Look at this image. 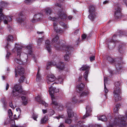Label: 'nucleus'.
Segmentation results:
<instances>
[{"instance_id": "1", "label": "nucleus", "mask_w": 127, "mask_h": 127, "mask_svg": "<svg viewBox=\"0 0 127 127\" xmlns=\"http://www.w3.org/2000/svg\"><path fill=\"white\" fill-rule=\"evenodd\" d=\"M118 119L117 118L115 119L113 124H107V126L111 127H113L114 126H119L121 127H123L127 125V124L125 122L127 119V110L126 112L125 117L120 115L118 116Z\"/></svg>"}, {"instance_id": "2", "label": "nucleus", "mask_w": 127, "mask_h": 127, "mask_svg": "<svg viewBox=\"0 0 127 127\" xmlns=\"http://www.w3.org/2000/svg\"><path fill=\"white\" fill-rule=\"evenodd\" d=\"M64 0H59V2L61 3V2L63 1ZM54 9L55 10V11L58 12V16L59 18H60V20L65 19L66 17V15L63 12V7L61 5V4H59V2L57 3L55 5Z\"/></svg>"}, {"instance_id": "3", "label": "nucleus", "mask_w": 127, "mask_h": 127, "mask_svg": "<svg viewBox=\"0 0 127 127\" xmlns=\"http://www.w3.org/2000/svg\"><path fill=\"white\" fill-rule=\"evenodd\" d=\"M59 91V90L58 89H57L55 87L52 88V86H51L49 88V92L51 96L52 100V103H51V104L53 106L54 105L55 106H57L58 105V103L56 102V99L54 96L53 94L54 93H57Z\"/></svg>"}, {"instance_id": "4", "label": "nucleus", "mask_w": 127, "mask_h": 127, "mask_svg": "<svg viewBox=\"0 0 127 127\" xmlns=\"http://www.w3.org/2000/svg\"><path fill=\"white\" fill-rule=\"evenodd\" d=\"M15 77H17V73H18V74L21 76L19 79V81L20 83L23 82L25 78V77L23 75L25 71L24 68L21 67L20 65H19L17 67V68L15 69Z\"/></svg>"}, {"instance_id": "5", "label": "nucleus", "mask_w": 127, "mask_h": 127, "mask_svg": "<svg viewBox=\"0 0 127 127\" xmlns=\"http://www.w3.org/2000/svg\"><path fill=\"white\" fill-rule=\"evenodd\" d=\"M13 90L11 93V95L13 97H15L21 93H23L21 85L16 84L14 85L12 88Z\"/></svg>"}, {"instance_id": "6", "label": "nucleus", "mask_w": 127, "mask_h": 127, "mask_svg": "<svg viewBox=\"0 0 127 127\" xmlns=\"http://www.w3.org/2000/svg\"><path fill=\"white\" fill-rule=\"evenodd\" d=\"M73 48L70 46H63L62 48H61V50H65L66 54L64 56L65 60L66 61H69V55L70 54V51L72 50Z\"/></svg>"}, {"instance_id": "7", "label": "nucleus", "mask_w": 127, "mask_h": 127, "mask_svg": "<svg viewBox=\"0 0 127 127\" xmlns=\"http://www.w3.org/2000/svg\"><path fill=\"white\" fill-rule=\"evenodd\" d=\"M114 17L116 20L119 19L121 16V5L118 4L114 6Z\"/></svg>"}, {"instance_id": "8", "label": "nucleus", "mask_w": 127, "mask_h": 127, "mask_svg": "<svg viewBox=\"0 0 127 127\" xmlns=\"http://www.w3.org/2000/svg\"><path fill=\"white\" fill-rule=\"evenodd\" d=\"M59 37L57 35L55 36L52 39L51 43L53 44L57 50H60L61 48H62L63 46L59 47V42H58V40L59 39Z\"/></svg>"}, {"instance_id": "9", "label": "nucleus", "mask_w": 127, "mask_h": 127, "mask_svg": "<svg viewBox=\"0 0 127 127\" xmlns=\"http://www.w3.org/2000/svg\"><path fill=\"white\" fill-rule=\"evenodd\" d=\"M23 47V46L17 44H16L15 48L13 49L12 51L13 52H15V50H16V51L17 52L18 58L20 57L21 54L22 53L21 50Z\"/></svg>"}, {"instance_id": "10", "label": "nucleus", "mask_w": 127, "mask_h": 127, "mask_svg": "<svg viewBox=\"0 0 127 127\" xmlns=\"http://www.w3.org/2000/svg\"><path fill=\"white\" fill-rule=\"evenodd\" d=\"M121 94V91L114 90V99L116 101L121 99L120 94Z\"/></svg>"}, {"instance_id": "11", "label": "nucleus", "mask_w": 127, "mask_h": 127, "mask_svg": "<svg viewBox=\"0 0 127 127\" xmlns=\"http://www.w3.org/2000/svg\"><path fill=\"white\" fill-rule=\"evenodd\" d=\"M71 106V104L70 103H68L67 104L66 106L68 108L67 109V112L69 118L73 117L74 115V113L72 110L70 108H69Z\"/></svg>"}, {"instance_id": "12", "label": "nucleus", "mask_w": 127, "mask_h": 127, "mask_svg": "<svg viewBox=\"0 0 127 127\" xmlns=\"http://www.w3.org/2000/svg\"><path fill=\"white\" fill-rule=\"evenodd\" d=\"M107 60L109 62L111 63L112 64L114 63V64H115V65L116 66V69L117 70H118V64L119 65V63H116L117 62L116 61H117V60H114L111 57L108 56L107 57Z\"/></svg>"}, {"instance_id": "13", "label": "nucleus", "mask_w": 127, "mask_h": 127, "mask_svg": "<svg viewBox=\"0 0 127 127\" xmlns=\"http://www.w3.org/2000/svg\"><path fill=\"white\" fill-rule=\"evenodd\" d=\"M46 79L47 83L49 84L54 81L55 79V77L53 74H51L48 75Z\"/></svg>"}, {"instance_id": "14", "label": "nucleus", "mask_w": 127, "mask_h": 127, "mask_svg": "<svg viewBox=\"0 0 127 127\" xmlns=\"http://www.w3.org/2000/svg\"><path fill=\"white\" fill-rule=\"evenodd\" d=\"M36 101L39 102L40 104H41L45 107L47 106L48 104L46 103L45 101L42 100L41 96L40 95H38L37 97H35Z\"/></svg>"}, {"instance_id": "15", "label": "nucleus", "mask_w": 127, "mask_h": 127, "mask_svg": "<svg viewBox=\"0 0 127 127\" xmlns=\"http://www.w3.org/2000/svg\"><path fill=\"white\" fill-rule=\"evenodd\" d=\"M86 114L83 117V119H85L86 118L88 117L90 115V113L91 112L92 109L91 107L90 106H88L86 107Z\"/></svg>"}, {"instance_id": "16", "label": "nucleus", "mask_w": 127, "mask_h": 127, "mask_svg": "<svg viewBox=\"0 0 127 127\" xmlns=\"http://www.w3.org/2000/svg\"><path fill=\"white\" fill-rule=\"evenodd\" d=\"M45 44L46 48L48 52L50 53L51 52V46L50 45V42L49 40H47L46 41Z\"/></svg>"}, {"instance_id": "17", "label": "nucleus", "mask_w": 127, "mask_h": 127, "mask_svg": "<svg viewBox=\"0 0 127 127\" xmlns=\"http://www.w3.org/2000/svg\"><path fill=\"white\" fill-rule=\"evenodd\" d=\"M121 84V83L120 82L117 81L115 83V88L114 90L121 91L120 87Z\"/></svg>"}, {"instance_id": "18", "label": "nucleus", "mask_w": 127, "mask_h": 127, "mask_svg": "<svg viewBox=\"0 0 127 127\" xmlns=\"http://www.w3.org/2000/svg\"><path fill=\"white\" fill-rule=\"evenodd\" d=\"M53 25L54 30L57 33H62L63 32V31L61 29H57V27H56L57 24L55 22L53 23Z\"/></svg>"}, {"instance_id": "19", "label": "nucleus", "mask_w": 127, "mask_h": 127, "mask_svg": "<svg viewBox=\"0 0 127 127\" xmlns=\"http://www.w3.org/2000/svg\"><path fill=\"white\" fill-rule=\"evenodd\" d=\"M90 68V67L87 65H83L80 68V70H81L88 71H89Z\"/></svg>"}, {"instance_id": "20", "label": "nucleus", "mask_w": 127, "mask_h": 127, "mask_svg": "<svg viewBox=\"0 0 127 127\" xmlns=\"http://www.w3.org/2000/svg\"><path fill=\"white\" fill-rule=\"evenodd\" d=\"M32 45H29L27 46H26V49L28 50V52L26 53V54L28 53L30 55H31L32 53Z\"/></svg>"}, {"instance_id": "21", "label": "nucleus", "mask_w": 127, "mask_h": 127, "mask_svg": "<svg viewBox=\"0 0 127 127\" xmlns=\"http://www.w3.org/2000/svg\"><path fill=\"white\" fill-rule=\"evenodd\" d=\"M57 67L59 70L63 69L64 68V63L63 62H60L56 65Z\"/></svg>"}, {"instance_id": "22", "label": "nucleus", "mask_w": 127, "mask_h": 127, "mask_svg": "<svg viewBox=\"0 0 127 127\" xmlns=\"http://www.w3.org/2000/svg\"><path fill=\"white\" fill-rule=\"evenodd\" d=\"M83 124L82 121H80L77 123L76 126H74L73 127H87L86 126L83 125Z\"/></svg>"}, {"instance_id": "23", "label": "nucleus", "mask_w": 127, "mask_h": 127, "mask_svg": "<svg viewBox=\"0 0 127 127\" xmlns=\"http://www.w3.org/2000/svg\"><path fill=\"white\" fill-rule=\"evenodd\" d=\"M125 44H121L119 46V51L120 53H122L125 49Z\"/></svg>"}, {"instance_id": "24", "label": "nucleus", "mask_w": 127, "mask_h": 127, "mask_svg": "<svg viewBox=\"0 0 127 127\" xmlns=\"http://www.w3.org/2000/svg\"><path fill=\"white\" fill-rule=\"evenodd\" d=\"M95 7L93 5H91L90 6L89 12V13H91L92 14L93 13H95Z\"/></svg>"}, {"instance_id": "25", "label": "nucleus", "mask_w": 127, "mask_h": 127, "mask_svg": "<svg viewBox=\"0 0 127 127\" xmlns=\"http://www.w3.org/2000/svg\"><path fill=\"white\" fill-rule=\"evenodd\" d=\"M84 87L83 84L81 83L77 86V88L79 91H82L84 89Z\"/></svg>"}, {"instance_id": "26", "label": "nucleus", "mask_w": 127, "mask_h": 127, "mask_svg": "<svg viewBox=\"0 0 127 127\" xmlns=\"http://www.w3.org/2000/svg\"><path fill=\"white\" fill-rule=\"evenodd\" d=\"M56 63L55 62H48L47 64V69H49L50 66H52V65H55L56 64Z\"/></svg>"}, {"instance_id": "27", "label": "nucleus", "mask_w": 127, "mask_h": 127, "mask_svg": "<svg viewBox=\"0 0 127 127\" xmlns=\"http://www.w3.org/2000/svg\"><path fill=\"white\" fill-rule=\"evenodd\" d=\"M21 98L22 100L23 101L22 104L24 105H26L28 103L27 98L24 96H22Z\"/></svg>"}, {"instance_id": "28", "label": "nucleus", "mask_w": 127, "mask_h": 127, "mask_svg": "<svg viewBox=\"0 0 127 127\" xmlns=\"http://www.w3.org/2000/svg\"><path fill=\"white\" fill-rule=\"evenodd\" d=\"M44 11H45L46 14L47 15H50L52 13L51 9L49 7H48L45 8Z\"/></svg>"}, {"instance_id": "29", "label": "nucleus", "mask_w": 127, "mask_h": 127, "mask_svg": "<svg viewBox=\"0 0 127 127\" xmlns=\"http://www.w3.org/2000/svg\"><path fill=\"white\" fill-rule=\"evenodd\" d=\"M47 117L46 116H44L42 118L40 121V123L41 124H44L45 123L47 120Z\"/></svg>"}, {"instance_id": "30", "label": "nucleus", "mask_w": 127, "mask_h": 127, "mask_svg": "<svg viewBox=\"0 0 127 127\" xmlns=\"http://www.w3.org/2000/svg\"><path fill=\"white\" fill-rule=\"evenodd\" d=\"M97 119L98 120L103 121H105L107 120V118L105 115H102L99 117H98Z\"/></svg>"}, {"instance_id": "31", "label": "nucleus", "mask_w": 127, "mask_h": 127, "mask_svg": "<svg viewBox=\"0 0 127 127\" xmlns=\"http://www.w3.org/2000/svg\"><path fill=\"white\" fill-rule=\"evenodd\" d=\"M88 94V93L86 91L82 92L80 94V96L81 98H83L87 96Z\"/></svg>"}, {"instance_id": "32", "label": "nucleus", "mask_w": 127, "mask_h": 127, "mask_svg": "<svg viewBox=\"0 0 127 127\" xmlns=\"http://www.w3.org/2000/svg\"><path fill=\"white\" fill-rule=\"evenodd\" d=\"M120 105L118 104L115 105V108L113 109L114 112L115 113H117L119 109Z\"/></svg>"}, {"instance_id": "33", "label": "nucleus", "mask_w": 127, "mask_h": 127, "mask_svg": "<svg viewBox=\"0 0 127 127\" xmlns=\"http://www.w3.org/2000/svg\"><path fill=\"white\" fill-rule=\"evenodd\" d=\"M48 19L51 20H52L55 22H57L60 21V18L59 17L56 18L55 17L53 18H52L51 17H48Z\"/></svg>"}, {"instance_id": "34", "label": "nucleus", "mask_w": 127, "mask_h": 127, "mask_svg": "<svg viewBox=\"0 0 127 127\" xmlns=\"http://www.w3.org/2000/svg\"><path fill=\"white\" fill-rule=\"evenodd\" d=\"M90 14L88 16L89 18L90 19L91 21H93L94 18V16H96L95 14V13H93L92 14L91 13H90Z\"/></svg>"}, {"instance_id": "35", "label": "nucleus", "mask_w": 127, "mask_h": 127, "mask_svg": "<svg viewBox=\"0 0 127 127\" xmlns=\"http://www.w3.org/2000/svg\"><path fill=\"white\" fill-rule=\"evenodd\" d=\"M36 77V79L37 81L38 82H39L41 79V78L40 75L39 73V71H38Z\"/></svg>"}, {"instance_id": "36", "label": "nucleus", "mask_w": 127, "mask_h": 127, "mask_svg": "<svg viewBox=\"0 0 127 127\" xmlns=\"http://www.w3.org/2000/svg\"><path fill=\"white\" fill-rule=\"evenodd\" d=\"M13 37L11 35H9L8 36L7 40L8 42H12L13 41Z\"/></svg>"}, {"instance_id": "37", "label": "nucleus", "mask_w": 127, "mask_h": 127, "mask_svg": "<svg viewBox=\"0 0 127 127\" xmlns=\"http://www.w3.org/2000/svg\"><path fill=\"white\" fill-rule=\"evenodd\" d=\"M23 14L22 12H20L19 14V18L17 19V20L18 21H22V17H23Z\"/></svg>"}, {"instance_id": "38", "label": "nucleus", "mask_w": 127, "mask_h": 127, "mask_svg": "<svg viewBox=\"0 0 127 127\" xmlns=\"http://www.w3.org/2000/svg\"><path fill=\"white\" fill-rule=\"evenodd\" d=\"M7 3L6 2L4 1H1L0 3V5L2 7H5L7 6Z\"/></svg>"}, {"instance_id": "39", "label": "nucleus", "mask_w": 127, "mask_h": 127, "mask_svg": "<svg viewBox=\"0 0 127 127\" xmlns=\"http://www.w3.org/2000/svg\"><path fill=\"white\" fill-rule=\"evenodd\" d=\"M88 72L87 70L86 71L85 73L84 74V77L85 78V80L86 81H88L87 78L88 77Z\"/></svg>"}, {"instance_id": "40", "label": "nucleus", "mask_w": 127, "mask_h": 127, "mask_svg": "<svg viewBox=\"0 0 127 127\" xmlns=\"http://www.w3.org/2000/svg\"><path fill=\"white\" fill-rule=\"evenodd\" d=\"M15 61L18 64H22V61L21 60L18 58H16L15 59Z\"/></svg>"}, {"instance_id": "41", "label": "nucleus", "mask_w": 127, "mask_h": 127, "mask_svg": "<svg viewBox=\"0 0 127 127\" xmlns=\"http://www.w3.org/2000/svg\"><path fill=\"white\" fill-rule=\"evenodd\" d=\"M63 78L59 76L58 78V84H62L63 83Z\"/></svg>"}, {"instance_id": "42", "label": "nucleus", "mask_w": 127, "mask_h": 127, "mask_svg": "<svg viewBox=\"0 0 127 127\" xmlns=\"http://www.w3.org/2000/svg\"><path fill=\"white\" fill-rule=\"evenodd\" d=\"M41 15L40 14H36L34 16V18H35L36 19L38 20V21L39 20L41 17Z\"/></svg>"}, {"instance_id": "43", "label": "nucleus", "mask_w": 127, "mask_h": 127, "mask_svg": "<svg viewBox=\"0 0 127 127\" xmlns=\"http://www.w3.org/2000/svg\"><path fill=\"white\" fill-rule=\"evenodd\" d=\"M120 2L122 4H125L127 6V0H119Z\"/></svg>"}, {"instance_id": "44", "label": "nucleus", "mask_w": 127, "mask_h": 127, "mask_svg": "<svg viewBox=\"0 0 127 127\" xmlns=\"http://www.w3.org/2000/svg\"><path fill=\"white\" fill-rule=\"evenodd\" d=\"M105 79H105L104 78V91L106 93L107 92H108V89H107L106 88V86L105 85V82H106Z\"/></svg>"}, {"instance_id": "45", "label": "nucleus", "mask_w": 127, "mask_h": 127, "mask_svg": "<svg viewBox=\"0 0 127 127\" xmlns=\"http://www.w3.org/2000/svg\"><path fill=\"white\" fill-rule=\"evenodd\" d=\"M8 113L9 114V117L10 118H11L13 115V114L10 109H9L8 111Z\"/></svg>"}, {"instance_id": "46", "label": "nucleus", "mask_w": 127, "mask_h": 127, "mask_svg": "<svg viewBox=\"0 0 127 127\" xmlns=\"http://www.w3.org/2000/svg\"><path fill=\"white\" fill-rule=\"evenodd\" d=\"M72 103L74 104L76 103L77 102V100L76 99V97H74L72 98Z\"/></svg>"}, {"instance_id": "47", "label": "nucleus", "mask_w": 127, "mask_h": 127, "mask_svg": "<svg viewBox=\"0 0 127 127\" xmlns=\"http://www.w3.org/2000/svg\"><path fill=\"white\" fill-rule=\"evenodd\" d=\"M55 113L54 111L52 109H50V110L49 112V113L48 115H49L50 116H52Z\"/></svg>"}, {"instance_id": "48", "label": "nucleus", "mask_w": 127, "mask_h": 127, "mask_svg": "<svg viewBox=\"0 0 127 127\" xmlns=\"http://www.w3.org/2000/svg\"><path fill=\"white\" fill-rule=\"evenodd\" d=\"M72 122V120L71 119L69 118H67L65 120V122L66 123L68 124H70Z\"/></svg>"}, {"instance_id": "49", "label": "nucleus", "mask_w": 127, "mask_h": 127, "mask_svg": "<svg viewBox=\"0 0 127 127\" xmlns=\"http://www.w3.org/2000/svg\"><path fill=\"white\" fill-rule=\"evenodd\" d=\"M38 115L36 114H34L32 115V118L34 120L37 121L36 119L38 118Z\"/></svg>"}, {"instance_id": "50", "label": "nucleus", "mask_w": 127, "mask_h": 127, "mask_svg": "<svg viewBox=\"0 0 127 127\" xmlns=\"http://www.w3.org/2000/svg\"><path fill=\"white\" fill-rule=\"evenodd\" d=\"M42 39L41 38H39L38 39L37 42V45H39L40 44L42 43Z\"/></svg>"}, {"instance_id": "51", "label": "nucleus", "mask_w": 127, "mask_h": 127, "mask_svg": "<svg viewBox=\"0 0 127 127\" xmlns=\"http://www.w3.org/2000/svg\"><path fill=\"white\" fill-rule=\"evenodd\" d=\"M119 33L120 34L123 35H127V33H126V32L124 31H120L119 32Z\"/></svg>"}, {"instance_id": "52", "label": "nucleus", "mask_w": 127, "mask_h": 127, "mask_svg": "<svg viewBox=\"0 0 127 127\" xmlns=\"http://www.w3.org/2000/svg\"><path fill=\"white\" fill-rule=\"evenodd\" d=\"M34 0H25V2L27 4H29L32 3Z\"/></svg>"}, {"instance_id": "53", "label": "nucleus", "mask_w": 127, "mask_h": 127, "mask_svg": "<svg viewBox=\"0 0 127 127\" xmlns=\"http://www.w3.org/2000/svg\"><path fill=\"white\" fill-rule=\"evenodd\" d=\"M60 23L61 25L62 26L65 28H67V26L65 25V24L63 22H61Z\"/></svg>"}, {"instance_id": "54", "label": "nucleus", "mask_w": 127, "mask_h": 127, "mask_svg": "<svg viewBox=\"0 0 127 127\" xmlns=\"http://www.w3.org/2000/svg\"><path fill=\"white\" fill-rule=\"evenodd\" d=\"M1 100L2 103L3 104L4 106L6 107V104L5 102V100L2 99H1Z\"/></svg>"}, {"instance_id": "55", "label": "nucleus", "mask_w": 127, "mask_h": 127, "mask_svg": "<svg viewBox=\"0 0 127 127\" xmlns=\"http://www.w3.org/2000/svg\"><path fill=\"white\" fill-rule=\"evenodd\" d=\"M64 117V116L63 115H59L58 117L56 116L54 118H56L58 119H59L60 118H63Z\"/></svg>"}, {"instance_id": "56", "label": "nucleus", "mask_w": 127, "mask_h": 127, "mask_svg": "<svg viewBox=\"0 0 127 127\" xmlns=\"http://www.w3.org/2000/svg\"><path fill=\"white\" fill-rule=\"evenodd\" d=\"M95 57L94 56H93L92 57H90V59L91 61H92L95 60Z\"/></svg>"}, {"instance_id": "57", "label": "nucleus", "mask_w": 127, "mask_h": 127, "mask_svg": "<svg viewBox=\"0 0 127 127\" xmlns=\"http://www.w3.org/2000/svg\"><path fill=\"white\" fill-rule=\"evenodd\" d=\"M74 33L76 34H77L78 33H80L79 30V29L75 31Z\"/></svg>"}, {"instance_id": "58", "label": "nucleus", "mask_w": 127, "mask_h": 127, "mask_svg": "<svg viewBox=\"0 0 127 127\" xmlns=\"http://www.w3.org/2000/svg\"><path fill=\"white\" fill-rule=\"evenodd\" d=\"M33 23L35 22L36 21H38V20L36 19L35 18H34L33 17V18L31 20Z\"/></svg>"}, {"instance_id": "59", "label": "nucleus", "mask_w": 127, "mask_h": 127, "mask_svg": "<svg viewBox=\"0 0 127 127\" xmlns=\"http://www.w3.org/2000/svg\"><path fill=\"white\" fill-rule=\"evenodd\" d=\"M11 54L10 53H7L6 55V58L7 59H8L9 56Z\"/></svg>"}, {"instance_id": "60", "label": "nucleus", "mask_w": 127, "mask_h": 127, "mask_svg": "<svg viewBox=\"0 0 127 127\" xmlns=\"http://www.w3.org/2000/svg\"><path fill=\"white\" fill-rule=\"evenodd\" d=\"M82 36V39H84L86 38V35L85 34H83Z\"/></svg>"}, {"instance_id": "61", "label": "nucleus", "mask_w": 127, "mask_h": 127, "mask_svg": "<svg viewBox=\"0 0 127 127\" xmlns=\"http://www.w3.org/2000/svg\"><path fill=\"white\" fill-rule=\"evenodd\" d=\"M9 87V84H8L7 83L6 84V90H7L8 89Z\"/></svg>"}, {"instance_id": "62", "label": "nucleus", "mask_w": 127, "mask_h": 127, "mask_svg": "<svg viewBox=\"0 0 127 127\" xmlns=\"http://www.w3.org/2000/svg\"><path fill=\"white\" fill-rule=\"evenodd\" d=\"M14 124H15V123H14ZM11 127H21V126H16L14 125H12L11 126Z\"/></svg>"}, {"instance_id": "63", "label": "nucleus", "mask_w": 127, "mask_h": 127, "mask_svg": "<svg viewBox=\"0 0 127 127\" xmlns=\"http://www.w3.org/2000/svg\"><path fill=\"white\" fill-rule=\"evenodd\" d=\"M9 105L11 108H14V107L13 106L12 103V102H11L10 103Z\"/></svg>"}, {"instance_id": "64", "label": "nucleus", "mask_w": 127, "mask_h": 127, "mask_svg": "<svg viewBox=\"0 0 127 127\" xmlns=\"http://www.w3.org/2000/svg\"><path fill=\"white\" fill-rule=\"evenodd\" d=\"M16 110L17 112L19 111L20 113H21V109L20 108H16Z\"/></svg>"}]
</instances>
